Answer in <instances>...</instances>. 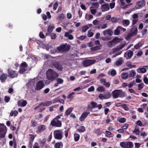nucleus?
<instances>
[{"instance_id":"f257e3e1","label":"nucleus","mask_w":148,"mask_h":148,"mask_svg":"<svg viewBox=\"0 0 148 148\" xmlns=\"http://www.w3.org/2000/svg\"><path fill=\"white\" fill-rule=\"evenodd\" d=\"M47 76L48 80L53 81L59 76V75L53 70L49 69L47 71Z\"/></svg>"},{"instance_id":"f03ea898","label":"nucleus","mask_w":148,"mask_h":148,"mask_svg":"<svg viewBox=\"0 0 148 148\" xmlns=\"http://www.w3.org/2000/svg\"><path fill=\"white\" fill-rule=\"evenodd\" d=\"M7 131L6 126L3 124L0 123V140L5 137Z\"/></svg>"},{"instance_id":"7ed1b4c3","label":"nucleus","mask_w":148,"mask_h":148,"mask_svg":"<svg viewBox=\"0 0 148 148\" xmlns=\"http://www.w3.org/2000/svg\"><path fill=\"white\" fill-rule=\"evenodd\" d=\"M70 46L66 43L61 45L57 48V50L59 51L65 52L68 51L70 49Z\"/></svg>"},{"instance_id":"20e7f679","label":"nucleus","mask_w":148,"mask_h":148,"mask_svg":"<svg viewBox=\"0 0 148 148\" xmlns=\"http://www.w3.org/2000/svg\"><path fill=\"white\" fill-rule=\"evenodd\" d=\"M54 136L55 139L61 140L62 138L63 133L61 130H57L53 132Z\"/></svg>"},{"instance_id":"39448f33","label":"nucleus","mask_w":148,"mask_h":148,"mask_svg":"<svg viewBox=\"0 0 148 148\" xmlns=\"http://www.w3.org/2000/svg\"><path fill=\"white\" fill-rule=\"evenodd\" d=\"M120 145L121 147L124 148H131L133 146L132 143L130 141L121 142Z\"/></svg>"},{"instance_id":"423d86ee","label":"nucleus","mask_w":148,"mask_h":148,"mask_svg":"<svg viewBox=\"0 0 148 148\" xmlns=\"http://www.w3.org/2000/svg\"><path fill=\"white\" fill-rule=\"evenodd\" d=\"M50 125L53 126L60 127L62 126V123L59 120L56 118L53 119L51 122Z\"/></svg>"},{"instance_id":"0eeeda50","label":"nucleus","mask_w":148,"mask_h":148,"mask_svg":"<svg viewBox=\"0 0 148 148\" xmlns=\"http://www.w3.org/2000/svg\"><path fill=\"white\" fill-rule=\"evenodd\" d=\"M44 86V82L43 81L40 80L36 83L35 88L36 90H39L42 88Z\"/></svg>"},{"instance_id":"6e6552de","label":"nucleus","mask_w":148,"mask_h":148,"mask_svg":"<svg viewBox=\"0 0 148 148\" xmlns=\"http://www.w3.org/2000/svg\"><path fill=\"white\" fill-rule=\"evenodd\" d=\"M112 93L113 98H117L122 95V90H116L113 91Z\"/></svg>"},{"instance_id":"1a4fd4ad","label":"nucleus","mask_w":148,"mask_h":148,"mask_svg":"<svg viewBox=\"0 0 148 148\" xmlns=\"http://www.w3.org/2000/svg\"><path fill=\"white\" fill-rule=\"evenodd\" d=\"M8 76L10 78L16 77L18 75L17 72L15 71L8 69Z\"/></svg>"},{"instance_id":"9d476101","label":"nucleus","mask_w":148,"mask_h":148,"mask_svg":"<svg viewBox=\"0 0 148 148\" xmlns=\"http://www.w3.org/2000/svg\"><path fill=\"white\" fill-rule=\"evenodd\" d=\"M96 61L95 60H86L83 62V64L84 66L87 67L95 63Z\"/></svg>"},{"instance_id":"9b49d317","label":"nucleus","mask_w":148,"mask_h":148,"mask_svg":"<svg viewBox=\"0 0 148 148\" xmlns=\"http://www.w3.org/2000/svg\"><path fill=\"white\" fill-rule=\"evenodd\" d=\"M47 128V127L46 125L40 124L38 126L36 132L37 133H41L46 130Z\"/></svg>"},{"instance_id":"f8f14e48","label":"nucleus","mask_w":148,"mask_h":148,"mask_svg":"<svg viewBox=\"0 0 148 148\" xmlns=\"http://www.w3.org/2000/svg\"><path fill=\"white\" fill-rule=\"evenodd\" d=\"M145 4V1L144 0H141L137 2L135 6V8L136 9H139L142 8L144 6Z\"/></svg>"},{"instance_id":"ddd939ff","label":"nucleus","mask_w":148,"mask_h":148,"mask_svg":"<svg viewBox=\"0 0 148 148\" xmlns=\"http://www.w3.org/2000/svg\"><path fill=\"white\" fill-rule=\"evenodd\" d=\"M133 54V52L131 50H129L124 54V57L127 60L130 59L132 56Z\"/></svg>"},{"instance_id":"4468645a","label":"nucleus","mask_w":148,"mask_h":148,"mask_svg":"<svg viewBox=\"0 0 148 148\" xmlns=\"http://www.w3.org/2000/svg\"><path fill=\"white\" fill-rule=\"evenodd\" d=\"M131 32L129 34V35L130 36H133L136 35L137 33V29L135 27H133L131 29Z\"/></svg>"},{"instance_id":"2eb2a0df","label":"nucleus","mask_w":148,"mask_h":148,"mask_svg":"<svg viewBox=\"0 0 148 148\" xmlns=\"http://www.w3.org/2000/svg\"><path fill=\"white\" fill-rule=\"evenodd\" d=\"M101 9L102 12L108 11L110 9L109 5L108 3L104 4L101 5Z\"/></svg>"},{"instance_id":"dca6fc26","label":"nucleus","mask_w":148,"mask_h":148,"mask_svg":"<svg viewBox=\"0 0 148 148\" xmlns=\"http://www.w3.org/2000/svg\"><path fill=\"white\" fill-rule=\"evenodd\" d=\"M90 114V112H84L82 114L79 118V120L81 121H82L85 120L86 117Z\"/></svg>"},{"instance_id":"f3484780","label":"nucleus","mask_w":148,"mask_h":148,"mask_svg":"<svg viewBox=\"0 0 148 148\" xmlns=\"http://www.w3.org/2000/svg\"><path fill=\"white\" fill-rule=\"evenodd\" d=\"M120 3L122 8L123 9L127 8L129 5L126 4L125 1V0H120Z\"/></svg>"},{"instance_id":"a211bd4d","label":"nucleus","mask_w":148,"mask_h":148,"mask_svg":"<svg viewBox=\"0 0 148 148\" xmlns=\"http://www.w3.org/2000/svg\"><path fill=\"white\" fill-rule=\"evenodd\" d=\"M27 103L26 100H20L18 101V106L24 107L26 106Z\"/></svg>"},{"instance_id":"6ab92c4d","label":"nucleus","mask_w":148,"mask_h":148,"mask_svg":"<svg viewBox=\"0 0 148 148\" xmlns=\"http://www.w3.org/2000/svg\"><path fill=\"white\" fill-rule=\"evenodd\" d=\"M125 43L122 44L118 46L116 48L113 49H112L113 52H115L117 51L121 50L124 47H125Z\"/></svg>"},{"instance_id":"aec40b11","label":"nucleus","mask_w":148,"mask_h":148,"mask_svg":"<svg viewBox=\"0 0 148 148\" xmlns=\"http://www.w3.org/2000/svg\"><path fill=\"white\" fill-rule=\"evenodd\" d=\"M8 75L7 74L2 73L0 76V80L1 82H3L5 81Z\"/></svg>"},{"instance_id":"412c9836","label":"nucleus","mask_w":148,"mask_h":148,"mask_svg":"<svg viewBox=\"0 0 148 148\" xmlns=\"http://www.w3.org/2000/svg\"><path fill=\"white\" fill-rule=\"evenodd\" d=\"M104 36H106L107 35L111 36L113 34L112 31L110 29H107L104 31L103 32Z\"/></svg>"},{"instance_id":"4be33fe9","label":"nucleus","mask_w":148,"mask_h":148,"mask_svg":"<svg viewBox=\"0 0 148 148\" xmlns=\"http://www.w3.org/2000/svg\"><path fill=\"white\" fill-rule=\"evenodd\" d=\"M123 62V60L122 58H120L115 62V64L116 66H119L121 65Z\"/></svg>"},{"instance_id":"5701e85b","label":"nucleus","mask_w":148,"mask_h":148,"mask_svg":"<svg viewBox=\"0 0 148 148\" xmlns=\"http://www.w3.org/2000/svg\"><path fill=\"white\" fill-rule=\"evenodd\" d=\"M52 103V102L51 101H46L44 103H40V105H43L44 106H48L51 105Z\"/></svg>"},{"instance_id":"b1692460","label":"nucleus","mask_w":148,"mask_h":148,"mask_svg":"<svg viewBox=\"0 0 148 148\" xmlns=\"http://www.w3.org/2000/svg\"><path fill=\"white\" fill-rule=\"evenodd\" d=\"M137 72L139 73H145L147 71V69L144 68H139L137 69Z\"/></svg>"},{"instance_id":"393cba45","label":"nucleus","mask_w":148,"mask_h":148,"mask_svg":"<svg viewBox=\"0 0 148 148\" xmlns=\"http://www.w3.org/2000/svg\"><path fill=\"white\" fill-rule=\"evenodd\" d=\"M54 28V25L53 24H50L47 29V31L48 32H51Z\"/></svg>"},{"instance_id":"a878e982","label":"nucleus","mask_w":148,"mask_h":148,"mask_svg":"<svg viewBox=\"0 0 148 148\" xmlns=\"http://www.w3.org/2000/svg\"><path fill=\"white\" fill-rule=\"evenodd\" d=\"M64 15L63 13H61L58 16L56 19L59 21H62L64 19Z\"/></svg>"},{"instance_id":"bb28decb","label":"nucleus","mask_w":148,"mask_h":148,"mask_svg":"<svg viewBox=\"0 0 148 148\" xmlns=\"http://www.w3.org/2000/svg\"><path fill=\"white\" fill-rule=\"evenodd\" d=\"M136 74L135 71L134 70H131L129 71V73L128 76L129 75L130 77H134Z\"/></svg>"},{"instance_id":"cd10ccee","label":"nucleus","mask_w":148,"mask_h":148,"mask_svg":"<svg viewBox=\"0 0 148 148\" xmlns=\"http://www.w3.org/2000/svg\"><path fill=\"white\" fill-rule=\"evenodd\" d=\"M122 23L123 25L124 26L126 27L127 26L129 25L130 21L128 20H124L122 21Z\"/></svg>"},{"instance_id":"c85d7f7f","label":"nucleus","mask_w":148,"mask_h":148,"mask_svg":"<svg viewBox=\"0 0 148 148\" xmlns=\"http://www.w3.org/2000/svg\"><path fill=\"white\" fill-rule=\"evenodd\" d=\"M63 146V143L61 142L56 143L54 145V147L55 148H60L61 147H62Z\"/></svg>"},{"instance_id":"c756f323","label":"nucleus","mask_w":148,"mask_h":148,"mask_svg":"<svg viewBox=\"0 0 148 148\" xmlns=\"http://www.w3.org/2000/svg\"><path fill=\"white\" fill-rule=\"evenodd\" d=\"M64 36L68 37V39L70 40H73L74 38L73 36L72 35L68 34V33H65L64 34Z\"/></svg>"},{"instance_id":"7c9ffc66","label":"nucleus","mask_w":148,"mask_h":148,"mask_svg":"<svg viewBox=\"0 0 148 148\" xmlns=\"http://www.w3.org/2000/svg\"><path fill=\"white\" fill-rule=\"evenodd\" d=\"M92 6L90 7V8H97L99 7V3L98 2L92 3Z\"/></svg>"},{"instance_id":"2f4dec72","label":"nucleus","mask_w":148,"mask_h":148,"mask_svg":"<svg viewBox=\"0 0 148 148\" xmlns=\"http://www.w3.org/2000/svg\"><path fill=\"white\" fill-rule=\"evenodd\" d=\"M80 138V135L77 134L75 133L74 134V140L76 141H78Z\"/></svg>"},{"instance_id":"473e14b6","label":"nucleus","mask_w":148,"mask_h":148,"mask_svg":"<svg viewBox=\"0 0 148 148\" xmlns=\"http://www.w3.org/2000/svg\"><path fill=\"white\" fill-rule=\"evenodd\" d=\"M133 132L136 135H139L140 133L139 128L136 127L133 130Z\"/></svg>"},{"instance_id":"72a5a7b5","label":"nucleus","mask_w":148,"mask_h":148,"mask_svg":"<svg viewBox=\"0 0 148 148\" xmlns=\"http://www.w3.org/2000/svg\"><path fill=\"white\" fill-rule=\"evenodd\" d=\"M18 112L16 110L14 111H12L10 113V115L11 116H17L18 114Z\"/></svg>"},{"instance_id":"f704fd0d","label":"nucleus","mask_w":148,"mask_h":148,"mask_svg":"<svg viewBox=\"0 0 148 148\" xmlns=\"http://www.w3.org/2000/svg\"><path fill=\"white\" fill-rule=\"evenodd\" d=\"M96 90L99 92H104L105 91V88L102 86H99Z\"/></svg>"},{"instance_id":"c9c22d12","label":"nucleus","mask_w":148,"mask_h":148,"mask_svg":"<svg viewBox=\"0 0 148 148\" xmlns=\"http://www.w3.org/2000/svg\"><path fill=\"white\" fill-rule=\"evenodd\" d=\"M128 75L127 73H123L121 75L122 78L123 79H127L128 77Z\"/></svg>"},{"instance_id":"e433bc0d","label":"nucleus","mask_w":148,"mask_h":148,"mask_svg":"<svg viewBox=\"0 0 148 148\" xmlns=\"http://www.w3.org/2000/svg\"><path fill=\"white\" fill-rule=\"evenodd\" d=\"M75 93L72 92L67 97V98L69 99L70 100H72L74 97Z\"/></svg>"},{"instance_id":"4c0bfd02","label":"nucleus","mask_w":148,"mask_h":148,"mask_svg":"<svg viewBox=\"0 0 148 148\" xmlns=\"http://www.w3.org/2000/svg\"><path fill=\"white\" fill-rule=\"evenodd\" d=\"M89 27L87 25H84L82 27V31L83 32H85Z\"/></svg>"},{"instance_id":"58836bf2","label":"nucleus","mask_w":148,"mask_h":148,"mask_svg":"<svg viewBox=\"0 0 148 148\" xmlns=\"http://www.w3.org/2000/svg\"><path fill=\"white\" fill-rule=\"evenodd\" d=\"M104 97L105 99H107L110 98L111 97V95L109 92L106 93L104 95Z\"/></svg>"},{"instance_id":"ea45409f","label":"nucleus","mask_w":148,"mask_h":148,"mask_svg":"<svg viewBox=\"0 0 148 148\" xmlns=\"http://www.w3.org/2000/svg\"><path fill=\"white\" fill-rule=\"evenodd\" d=\"M114 45V46L118 42H119V39L117 38H115L113 40H112L111 41Z\"/></svg>"},{"instance_id":"a19ab883","label":"nucleus","mask_w":148,"mask_h":148,"mask_svg":"<svg viewBox=\"0 0 148 148\" xmlns=\"http://www.w3.org/2000/svg\"><path fill=\"white\" fill-rule=\"evenodd\" d=\"M73 110V108H70L68 109L65 112V114L66 115H68Z\"/></svg>"},{"instance_id":"79ce46f5","label":"nucleus","mask_w":148,"mask_h":148,"mask_svg":"<svg viewBox=\"0 0 148 148\" xmlns=\"http://www.w3.org/2000/svg\"><path fill=\"white\" fill-rule=\"evenodd\" d=\"M126 65L128 67L132 68L135 67L136 66L135 65H132V63L131 62H127L126 64Z\"/></svg>"},{"instance_id":"37998d69","label":"nucleus","mask_w":148,"mask_h":148,"mask_svg":"<svg viewBox=\"0 0 148 148\" xmlns=\"http://www.w3.org/2000/svg\"><path fill=\"white\" fill-rule=\"evenodd\" d=\"M77 131L79 132H82L85 131V129L84 126H82L79 129H77Z\"/></svg>"},{"instance_id":"c03bdc74","label":"nucleus","mask_w":148,"mask_h":148,"mask_svg":"<svg viewBox=\"0 0 148 148\" xmlns=\"http://www.w3.org/2000/svg\"><path fill=\"white\" fill-rule=\"evenodd\" d=\"M94 33L90 30H89L88 32L87 36L89 37H90L93 36Z\"/></svg>"},{"instance_id":"a18cd8bd","label":"nucleus","mask_w":148,"mask_h":148,"mask_svg":"<svg viewBox=\"0 0 148 148\" xmlns=\"http://www.w3.org/2000/svg\"><path fill=\"white\" fill-rule=\"evenodd\" d=\"M92 8H90V11L92 14L94 15L96 13L97 10L96 9Z\"/></svg>"},{"instance_id":"49530a36","label":"nucleus","mask_w":148,"mask_h":148,"mask_svg":"<svg viewBox=\"0 0 148 148\" xmlns=\"http://www.w3.org/2000/svg\"><path fill=\"white\" fill-rule=\"evenodd\" d=\"M110 72V71H109V72ZM110 73L112 76H114L116 74V71L115 70L113 69L110 71Z\"/></svg>"},{"instance_id":"de8ad7c7","label":"nucleus","mask_w":148,"mask_h":148,"mask_svg":"<svg viewBox=\"0 0 148 148\" xmlns=\"http://www.w3.org/2000/svg\"><path fill=\"white\" fill-rule=\"evenodd\" d=\"M142 45L143 44L142 43L140 42L135 45L134 47L136 49H137L141 47L142 46Z\"/></svg>"},{"instance_id":"09e8293b","label":"nucleus","mask_w":148,"mask_h":148,"mask_svg":"<svg viewBox=\"0 0 148 148\" xmlns=\"http://www.w3.org/2000/svg\"><path fill=\"white\" fill-rule=\"evenodd\" d=\"M97 103L94 101H92L91 102V104L92 106V108H96L97 105Z\"/></svg>"},{"instance_id":"8fccbe9b","label":"nucleus","mask_w":148,"mask_h":148,"mask_svg":"<svg viewBox=\"0 0 148 148\" xmlns=\"http://www.w3.org/2000/svg\"><path fill=\"white\" fill-rule=\"evenodd\" d=\"M56 80L58 84H62L63 82V80L61 78H58Z\"/></svg>"},{"instance_id":"3c124183","label":"nucleus","mask_w":148,"mask_h":148,"mask_svg":"<svg viewBox=\"0 0 148 148\" xmlns=\"http://www.w3.org/2000/svg\"><path fill=\"white\" fill-rule=\"evenodd\" d=\"M121 107L126 111H127L129 110L127 106L125 104H124L122 105Z\"/></svg>"},{"instance_id":"603ef678","label":"nucleus","mask_w":148,"mask_h":148,"mask_svg":"<svg viewBox=\"0 0 148 148\" xmlns=\"http://www.w3.org/2000/svg\"><path fill=\"white\" fill-rule=\"evenodd\" d=\"M120 29L118 28V27H117L116 29H115L114 31V33L116 35H118L120 34Z\"/></svg>"},{"instance_id":"864d4df0","label":"nucleus","mask_w":148,"mask_h":148,"mask_svg":"<svg viewBox=\"0 0 148 148\" xmlns=\"http://www.w3.org/2000/svg\"><path fill=\"white\" fill-rule=\"evenodd\" d=\"M26 69H25V68H22L20 69L19 72L21 74L23 73L26 71Z\"/></svg>"},{"instance_id":"5fc2aeb1","label":"nucleus","mask_w":148,"mask_h":148,"mask_svg":"<svg viewBox=\"0 0 148 148\" xmlns=\"http://www.w3.org/2000/svg\"><path fill=\"white\" fill-rule=\"evenodd\" d=\"M126 119L124 118H120L119 119V121L121 123H124L126 121Z\"/></svg>"},{"instance_id":"6e6d98bb","label":"nucleus","mask_w":148,"mask_h":148,"mask_svg":"<svg viewBox=\"0 0 148 148\" xmlns=\"http://www.w3.org/2000/svg\"><path fill=\"white\" fill-rule=\"evenodd\" d=\"M58 6V3L57 2H56L53 4V9L55 10H56Z\"/></svg>"},{"instance_id":"4d7b16f0","label":"nucleus","mask_w":148,"mask_h":148,"mask_svg":"<svg viewBox=\"0 0 148 148\" xmlns=\"http://www.w3.org/2000/svg\"><path fill=\"white\" fill-rule=\"evenodd\" d=\"M107 45L109 47H112L114 46L111 41L107 42Z\"/></svg>"},{"instance_id":"13d9d810","label":"nucleus","mask_w":148,"mask_h":148,"mask_svg":"<svg viewBox=\"0 0 148 148\" xmlns=\"http://www.w3.org/2000/svg\"><path fill=\"white\" fill-rule=\"evenodd\" d=\"M111 21L113 23H116L118 21V20L116 17H113L111 18Z\"/></svg>"},{"instance_id":"bf43d9fd","label":"nucleus","mask_w":148,"mask_h":148,"mask_svg":"<svg viewBox=\"0 0 148 148\" xmlns=\"http://www.w3.org/2000/svg\"><path fill=\"white\" fill-rule=\"evenodd\" d=\"M95 88L93 86H91L88 89V91L90 92L94 90Z\"/></svg>"},{"instance_id":"052dcab7","label":"nucleus","mask_w":148,"mask_h":148,"mask_svg":"<svg viewBox=\"0 0 148 148\" xmlns=\"http://www.w3.org/2000/svg\"><path fill=\"white\" fill-rule=\"evenodd\" d=\"M57 106V105H55L49 107V110L50 111H52L53 110V108H56Z\"/></svg>"},{"instance_id":"680f3d73","label":"nucleus","mask_w":148,"mask_h":148,"mask_svg":"<svg viewBox=\"0 0 148 148\" xmlns=\"http://www.w3.org/2000/svg\"><path fill=\"white\" fill-rule=\"evenodd\" d=\"M118 28H119V29H120V32L121 31L123 32H124L126 30V29H125L123 28L120 26H118Z\"/></svg>"},{"instance_id":"e2e57ef3","label":"nucleus","mask_w":148,"mask_h":148,"mask_svg":"<svg viewBox=\"0 0 148 148\" xmlns=\"http://www.w3.org/2000/svg\"><path fill=\"white\" fill-rule=\"evenodd\" d=\"M138 19H133L132 21V25H135L138 21Z\"/></svg>"},{"instance_id":"0e129e2a","label":"nucleus","mask_w":148,"mask_h":148,"mask_svg":"<svg viewBox=\"0 0 148 148\" xmlns=\"http://www.w3.org/2000/svg\"><path fill=\"white\" fill-rule=\"evenodd\" d=\"M144 86V84L143 83H141L139 84L138 85V89L139 90H141L142 88Z\"/></svg>"},{"instance_id":"69168bd1","label":"nucleus","mask_w":148,"mask_h":148,"mask_svg":"<svg viewBox=\"0 0 148 148\" xmlns=\"http://www.w3.org/2000/svg\"><path fill=\"white\" fill-rule=\"evenodd\" d=\"M50 36L52 39H54L56 38V34L54 33L51 34Z\"/></svg>"},{"instance_id":"338daca9","label":"nucleus","mask_w":148,"mask_h":148,"mask_svg":"<svg viewBox=\"0 0 148 148\" xmlns=\"http://www.w3.org/2000/svg\"><path fill=\"white\" fill-rule=\"evenodd\" d=\"M28 66L27 64L25 62L22 63L21 64V66L22 67H27Z\"/></svg>"},{"instance_id":"774afa93","label":"nucleus","mask_w":148,"mask_h":148,"mask_svg":"<svg viewBox=\"0 0 148 148\" xmlns=\"http://www.w3.org/2000/svg\"><path fill=\"white\" fill-rule=\"evenodd\" d=\"M143 81L145 84H148V78L147 77H145L144 78Z\"/></svg>"}]
</instances>
